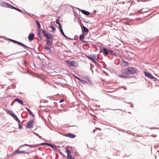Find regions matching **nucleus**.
Instances as JSON below:
<instances>
[{
  "mask_svg": "<svg viewBox=\"0 0 159 159\" xmlns=\"http://www.w3.org/2000/svg\"><path fill=\"white\" fill-rule=\"evenodd\" d=\"M49 146L51 147L52 148L54 149H56L57 148V147L55 146L54 145H52L50 144H49Z\"/></svg>",
  "mask_w": 159,
  "mask_h": 159,
  "instance_id": "obj_19",
  "label": "nucleus"
},
{
  "mask_svg": "<svg viewBox=\"0 0 159 159\" xmlns=\"http://www.w3.org/2000/svg\"><path fill=\"white\" fill-rule=\"evenodd\" d=\"M119 76L122 78L123 79H127L129 78V77L127 76V75L126 74H123V75H119Z\"/></svg>",
  "mask_w": 159,
  "mask_h": 159,
  "instance_id": "obj_12",
  "label": "nucleus"
},
{
  "mask_svg": "<svg viewBox=\"0 0 159 159\" xmlns=\"http://www.w3.org/2000/svg\"><path fill=\"white\" fill-rule=\"evenodd\" d=\"M34 38V35L33 33H30L28 36V39L30 41L33 40Z\"/></svg>",
  "mask_w": 159,
  "mask_h": 159,
  "instance_id": "obj_10",
  "label": "nucleus"
},
{
  "mask_svg": "<svg viewBox=\"0 0 159 159\" xmlns=\"http://www.w3.org/2000/svg\"><path fill=\"white\" fill-rule=\"evenodd\" d=\"M100 52L104 53V55L107 56L108 54V50L107 48H104L101 50Z\"/></svg>",
  "mask_w": 159,
  "mask_h": 159,
  "instance_id": "obj_8",
  "label": "nucleus"
},
{
  "mask_svg": "<svg viewBox=\"0 0 159 159\" xmlns=\"http://www.w3.org/2000/svg\"><path fill=\"white\" fill-rule=\"evenodd\" d=\"M150 136L151 137H156L157 136V135H150Z\"/></svg>",
  "mask_w": 159,
  "mask_h": 159,
  "instance_id": "obj_33",
  "label": "nucleus"
},
{
  "mask_svg": "<svg viewBox=\"0 0 159 159\" xmlns=\"http://www.w3.org/2000/svg\"><path fill=\"white\" fill-rule=\"evenodd\" d=\"M83 34H85V32L87 33L88 32V29L84 26H83Z\"/></svg>",
  "mask_w": 159,
  "mask_h": 159,
  "instance_id": "obj_14",
  "label": "nucleus"
},
{
  "mask_svg": "<svg viewBox=\"0 0 159 159\" xmlns=\"http://www.w3.org/2000/svg\"><path fill=\"white\" fill-rule=\"evenodd\" d=\"M49 144H50L46 143H43L42 144V145H48V146H49Z\"/></svg>",
  "mask_w": 159,
  "mask_h": 159,
  "instance_id": "obj_30",
  "label": "nucleus"
},
{
  "mask_svg": "<svg viewBox=\"0 0 159 159\" xmlns=\"http://www.w3.org/2000/svg\"><path fill=\"white\" fill-rule=\"evenodd\" d=\"M89 60L92 61L93 62H96L95 61H97L98 60L96 58L95 55H90L87 56Z\"/></svg>",
  "mask_w": 159,
  "mask_h": 159,
  "instance_id": "obj_4",
  "label": "nucleus"
},
{
  "mask_svg": "<svg viewBox=\"0 0 159 159\" xmlns=\"http://www.w3.org/2000/svg\"><path fill=\"white\" fill-rule=\"evenodd\" d=\"M123 63L125 64L124 65L125 66H129V63L127 62L123 61Z\"/></svg>",
  "mask_w": 159,
  "mask_h": 159,
  "instance_id": "obj_27",
  "label": "nucleus"
},
{
  "mask_svg": "<svg viewBox=\"0 0 159 159\" xmlns=\"http://www.w3.org/2000/svg\"><path fill=\"white\" fill-rule=\"evenodd\" d=\"M8 111V113L9 114H10L11 116L12 115L11 114H12L13 113H12L10 111Z\"/></svg>",
  "mask_w": 159,
  "mask_h": 159,
  "instance_id": "obj_31",
  "label": "nucleus"
},
{
  "mask_svg": "<svg viewBox=\"0 0 159 159\" xmlns=\"http://www.w3.org/2000/svg\"><path fill=\"white\" fill-rule=\"evenodd\" d=\"M36 23H37V27H38V28H39V29L40 28L41 26H40V24L39 21L37 20L36 21Z\"/></svg>",
  "mask_w": 159,
  "mask_h": 159,
  "instance_id": "obj_22",
  "label": "nucleus"
},
{
  "mask_svg": "<svg viewBox=\"0 0 159 159\" xmlns=\"http://www.w3.org/2000/svg\"><path fill=\"white\" fill-rule=\"evenodd\" d=\"M75 78L77 79H78V80H80V78L77 77H75Z\"/></svg>",
  "mask_w": 159,
  "mask_h": 159,
  "instance_id": "obj_38",
  "label": "nucleus"
},
{
  "mask_svg": "<svg viewBox=\"0 0 159 159\" xmlns=\"http://www.w3.org/2000/svg\"><path fill=\"white\" fill-rule=\"evenodd\" d=\"M66 62L68 63V65L70 67L72 66H76L78 65V62L75 61H70L69 60H67Z\"/></svg>",
  "mask_w": 159,
  "mask_h": 159,
  "instance_id": "obj_3",
  "label": "nucleus"
},
{
  "mask_svg": "<svg viewBox=\"0 0 159 159\" xmlns=\"http://www.w3.org/2000/svg\"><path fill=\"white\" fill-rule=\"evenodd\" d=\"M16 10L20 11V12H22V11L20 9H19V8H17V9H16Z\"/></svg>",
  "mask_w": 159,
  "mask_h": 159,
  "instance_id": "obj_32",
  "label": "nucleus"
},
{
  "mask_svg": "<svg viewBox=\"0 0 159 159\" xmlns=\"http://www.w3.org/2000/svg\"><path fill=\"white\" fill-rule=\"evenodd\" d=\"M44 49L47 51L48 52L50 53L51 52V49L50 48L48 47H45L44 48Z\"/></svg>",
  "mask_w": 159,
  "mask_h": 159,
  "instance_id": "obj_20",
  "label": "nucleus"
},
{
  "mask_svg": "<svg viewBox=\"0 0 159 159\" xmlns=\"http://www.w3.org/2000/svg\"><path fill=\"white\" fill-rule=\"evenodd\" d=\"M138 70L133 67H129L123 69L122 72L123 74L133 75L138 73Z\"/></svg>",
  "mask_w": 159,
  "mask_h": 159,
  "instance_id": "obj_1",
  "label": "nucleus"
},
{
  "mask_svg": "<svg viewBox=\"0 0 159 159\" xmlns=\"http://www.w3.org/2000/svg\"><path fill=\"white\" fill-rule=\"evenodd\" d=\"M42 30L44 36L47 38V39L52 40L53 37V36L51 34L48 33V32H46L43 30Z\"/></svg>",
  "mask_w": 159,
  "mask_h": 159,
  "instance_id": "obj_2",
  "label": "nucleus"
},
{
  "mask_svg": "<svg viewBox=\"0 0 159 159\" xmlns=\"http://www.w3.org/2000/svg\"><path fill=\"white\" fill-rule=\"evenodd\" d=\"M51 28L54 30H55V28H54L53 26H51Z\"/></svg>",
  "mask_w": 159,
  "mask_h": 159,
  "instance_id": "obj_34",
  "label": "nucleus"
},
{
  "mask_svg": "<svg viewBox=\"0 0 159 159\" xmlns=\"http://www.w3.org/2000/svg\"><path fill=\"white\" fill-rule=\"evenodd\" d=\"M29 146V147H33L34 146V145H28L26 144H25L24 145H21L20 146V147H23V146Z\"/></svg>",
  "mask_w": 159,
  "mask_h": 159,
  "instance_id": "obj_25",
  "label": "nucleus"
},
{
  "mask_svg": "<svg viewBox=\"0 0 159 159\" xmlns=\"http://www.w3.org/2000/svg\"><path fill=\"white\" fill-rule=\"evenodd\" d=\"M12 8L14 9H15V10H16V9H17V8H16L15 7H13V6H12Z\"/></svg>",
  "mask_w": 159,
  "mask_h": 159,
  "instance_id": "obj_37",
  "label": "nucleus"
},
{
  "mask_svg": "<svg viewBox=\"0 0 159 159\" xmlns=\"http://www.w3.org/2000/svg\"><path fill=\"white\" fill-rule=\"evenodd\" d=\"M46 42L48 46H51L52 44V40L46 39Z\"/></svg>",
  "mask_w": 159,
  "mask_h": 159,
  "instance_id": "obj_11",
  "label": "nucleus"
},
{
  "mask_svg": "<svg viewBox=\"0 0 159 159\" xmlns=\"http://www.w3.org/2000/svg\"><path fill=\"white\" fill-rule=\"evenodd\" d=\"M56 23L57 24H58L59 26V27H60H60H61V24L60 23V21L59 20H56Z\"/></svg>",
  "mask_w": 159,
  "mask_h": 159,
  "instance_id": "obj_23",
  "label": "nucleus"
},
{
  "mask_svg": "<svg viewBox=\"0 0 159 159\" xmlns=\"http://www.w3.org/2000/svg\"><path fill=\"white\" fill-rule=\"evenodd\" d=\"M144 74L146 76L148 77L149 78L152 79L153 78V77L152 75L147 72H144Z\"/></svg>",
  "mask_w": 159,
  "mask_h": 159,
  "instance_id": "obj_13",
  "label": "nucleus"
},
{
  "mask_svg": "<svg viewBox=\"0 0 159 159\" xmlns=\"http://www.w3.org/2000/svg\"><path fill=\"white\" fill-rule=\"evenodd\" d=\"M12 42L13 43H17L18 44V45H21V46H22L23 47H26V48H27L28 47L26 46H25L24 44H23L20 42H17L16 40H11Z\"/></svg>",
  "mask_w": 159,
  "mask_h": 159,
  "instance_id": "obj_9",
  "label": "nucleus"
},
{
  "mask_svg": "<svg viewBox=\"0 0 159 159\" xmlns=\"http://www.w3.org/2000/svg\"><path fill=\"white\" fill-rule=\"evenodd\" d=\"M15 152L18 153H26V152L25 151H20L19 150H17Z\"/></svg>",
  "mask_w": 159,
  "mask_h": 159,
  "instance_id": "obj_18",
  "label": "nucleus"
},
{
  "mask_svg": "<svg viewBox=\"0 0 159 159\" xmlns=\"http://www.w3.org/2000/svg\"><path fill=\"white\" fill-rule=\"evenodd\" d=\"M64 136L70 138H74L76 137L75 135L70 133L65 134L64 135Z\"/></svg>",
  "mask_w": 159,
  "mask_h": 159,
  "instance_id": "obj_7",
  "label": "nucleus"
},
{
  "mask_svg": "<svg viewBox=\"0 0 159 159\" xmlns=\"http://www.w3.org/2000/svg\"><path fill=\"white\" fill-rule=\"evenodd\" d=\"M16 120H17L18 121L19 123H20V120H19L18 118H17Z\"/></svg>",
  "mask_w": 159,
  "mask_h": 159,
  "instance_id": "obj_36",
  "label": "nucleus"
},
{
  "mask_svg": "<svg viewBox=\"0 0 159 159\" xmlns=\"http://www.w3.org/2000/svg\"><path fill=\"white\" fill-rule=\"evenodd\" d=\"M66 152L67 153V159H74V156L72 155L71 153V151L70 150L67 149L66 150Z\"/></svg>",
  "mask_w": 159,
  "mask_h": 159,
  "instance_id": "obj_5",
  "label": "nucleus"
},
{
  "mask_svg": "<svg viewBox=\"0 0 159 159\" xmlns=\"http://www.w3.org/2000/svg\"><path fill=\"white\" fill-rule=\"evenodd\" d=\"M86 34H83L82 35H81L80 36V39L83 42H85L83 40V39L84 38V37L86 35Z\"/></svg>",
  "mask_w": 159,
  "mask_h": 159,
  "instance_id": "obj_16",
  "label": "nucleus"
},
{
  "mask_svg": "<svg viewBox=\"0 0 159 159\" xmlns=\"http://www.w3.org/2000/svg\"><path fill=\"white\" fill-rule=\"evenodd\" d=\"M64 99H61V100H60V101H59V102H60V103H61V102H64Z\"/></svg>",
  "mask_w": 159,
  "mask_h": 159,
  "instance_id": "obj_35",
  "label": "nucleus"
},
{
  "mask_svg": "<svg viewBox=\"0 0 159 159\" xmlns=\"http://www.w3.org/2000/svg\"><path fill=\"white\" fill-rule=\"evenodd\" d=\"M14 101H16V102H19V103H20V104H21L22 105H24V103H23V101L21 100L19 98H16V99H15L14 100Z\"/></svg>",
  "mask_w": 159,
  "mask_h": 159,
  "instance_id": "obj_15",
  "label": "nucleus"
},
{
  "mask_svg": "<svg viewBox=\"0 0 159 159\" xmlns=\"http://www.w3.org/2000/svg\"><path fill=\"white\" fill-rule=\"evenodd\" d=\"M22 126L20 125L19 124V129H20L21 130L22 129Z\"/></svg>",
  "mask_w": 159,
  "mask_h": 159,
  "instance_id": "obj_29",
  "label": "nucleus"
},
{
  "mask_svg": "<svg viewBox=\"0 0 159 159\" xmlns=\"http://www.w3.org/2000/svg\"><path fill=\"white\" fill-rule=\"evenodd\" d=\"M95 131V130H94L93 131V133H94Z\"/></svg>",
  "mask_w": 159,
  "mask_h": 159,
  "instance_id": "obj_39",
  "label": "nucleus"
},
{
  "mask_svg": "<svg viewBox=\"0 0 159 159\" xmlns=\"http://www.w3.org/2000/svg\"><path fill=\"white\" fill-rule=\"evenodd\" d=\"M34 124V121L31 120L29 121L27 124L26 127L27 128H32Z\"/></svg>",
  "mask_w": 159,
  "mask_h": 159,
  "instance_id": "obj_6",
  "label": "nucleus"
},
{
  "mask_svg": "<svg viewBox=\"0 0 159 159\" xmlns=\"http://www.w3.org/2000/svg\"><path fill=\"white\" fill-rule=\"evenodd\" d=\"M81 12L84 14L86 15H89L90 14V13L89 12L84 10H81Z\"/></svg>",
  "mask_w": 159,
  "mask_h": 159,
  "instance_id": "obj_17",
  "label": "nucleus"
},
{
  "mask_svg": "<svg viewBox=\"0 0 159 159\" xmlns=\"http://www.w3.org/2000/svg\"><path fill=\"white\" fill-rule=\"evenodd\" d=\"M60 30H61V33H62V35L65 37H66V36L65 35V34L64 32H63V31L62 30V29L61 28V27H60Z\"/></svg>",
  "mask_w": 159,
  "mask_h": 159,
  "instance_id": "obj_24",
  "label": "nucleus"
},
{
  "mask_svg": "<svg viewBox=\"0 0 159 159\" xmlns=\"http://www.w3.org/2000/svg\"><path fill=\"white\" fill-rule=\"evenodd\" d=\"M26 110H27V111H28V112L29 113V114H30V115L34 116V115L33 114L32 112L28 108H26Z\"/></svg>",
  "mask_w": 159,
  "mask_h": 159,
  "instance_id": "obj_21",
  "label": "nucleus"
},
{
  "mask_svg": "<svg viewBox=\"0 0 159 159\" xmlns=\"http://www.w3.org/2000/svg\"><path fill=\"white\" fill-rule=\"evenodd\" d=\"M12 114V115L11 116H12L15 119V120H16V119L17 118V117L16 116V115H15V114H14V113H13L12 114Z\"/></svg>",
  "mask_w": 159,
  "mask_h": 159,
  "instance_id": "obj_26",
  "label": "nucleus"
},
{
  "mask_svg": "<svg viewBox=\"0 0 159 159\" xmlns=\"http://www.w3.org/2000/svg\"><path fill=\"white\" fill-rule=\"evenodd\" d=\"M42 29H40V30H38V35L39 37H40V36L41 35V34L40 33V32L41 31H42Z\"/></svg>",
  "mask_w": 159,
  "mask_h": 159,
  "instance_id": "obj_28",
  "label": "nucleus"
}]
</instances>
